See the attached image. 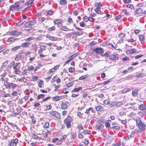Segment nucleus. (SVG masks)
Masks as SVG:
<instances>
[{
	"label": "nucleus",
	"mask_w": 146,
	"mask_h": 146,
	"mask_svg": "<svg viewBox=\"0 0 146 146\" xmlns=\"http://www.w3.org/2000/svg\"><path fill=\"white\" fill-rule=\"evenodd\" d=\"M143 56V55H138L135 56V58L136 59L138 58H139Z\"/></svg>",
	"instance_id": "55"
},
{
	"label": "nucleus",
	"mask_w": 146,
	"mask_h": 146,
	"mask_svg": "<svg viewBox=\"0 0 146 146\" xmlns=\"http://www.w3.org/2000/svg\"><path fill=\"white\" fill-rule=\"evenodd\" d=\"M49 123L47 122L45 123L44 125V128H47L49 127Z\"/></svg>",
	"instance_id": "46"
},
{
	"label": "nucleus",
	"mask_w": 146,
	"mask_h": 146,
	"mask_svg": "<svg viewBox=\"0 0 146 146\" xmlns=\"http://www.w3.org/2000/svg\"><path fill=\"white\" fill-rule=\"evenodd\" d=\"M32 137L34 139H36L38 137V136L34 134H32Z\"/></svg>",
	"instance_id": "56"
},
{
	"label": "nucleus",
	"mask_w": 146,
	"mask_h": 146,
	"mask_svg": "<svg viewBox=\"0 0 146 146\" xmlns=\"http://www.w3.org/2000/svg\"><path fill=\"white\" fill-rule=\"evenodd\" d=\"M124 144L122 142H119L116 144H113L111 146H123Z\"/></svg>",
	"instance_id": "20"
},
{
	"label": "nucleus",
	"mask_w": 146,
	"mask_h": 146,
	"mask_svg": "<svg viewBox=\"0 0 146 146\" xmlns=\"http://www.w3.org/2000/svg\"><path fill=\"white\" fill-rule=\"evenodd\" d=\"M64 97V96H58L52 97V99L53 101H57L63 99Z\"/></svg>",
	"instance_id": "7"
},
{
	"label": "nucleus",
	"mask_w": 146,
	"mask_h": 146,
	"mask_svg": "<svg viewBox=\"0 0 146 146\" xmlns=\"http://www.w3.org/2000/svg\"><path fill=\"white\" fill-rule=\"evenodd\" d=\"M58 139L57 138H55L53 139L52 140V142L53 143H55L57 141H58Z\"/></svg>",
	"instance_id": "61"
},
{
	"label": "nucleus",
	"mask_w": 146,
	"mask_h": 146,
	"mask_svg": "<svg viewBox=\"0 0 146 146\" xmlns=\"http://www.w3.org/2000/svg\"><path fill=\"white\" fill-rule=\"evenodd\" d=\"M145 74L141 73L138 74H137L136 75V77L137 78H138V77H143V76H145Z\"/></svg>",
	"instance_id": "28"
},
{
	"label": "nucleus",
	"mask_w": 146,
	"mask_h": 146,
	"mask_svg": "<svg viewBox=\"0 0 146 146\" xmlns=\"http://www.w3.org/2000/svg\"><path fill=\"white\" fill-rule=\"evenodd\" d=\"M82 89V88L81 87H79V88H75L73 90V91L74 92H78L79 90L81 89Z\"/></svg>",
	"instance_id": "47"
},
{
	"label": "nucleus",
	"mask_w": 146,
	"mask_h": 146,
	"mask_svg": "<svg viewBox=\"0 0 146 146\" xmlns=\"http://www.w3.org/2000/svg\"><path fill=\"white\" fill-rule=\"evenodd\" d=\"M125 36V34L123 33L120 34L119 36V37L120 38L119 40V42L120 43L122 42L123 40V38Z\"/></svg>",
	"instance_id": "9"
},
{
	"label": "nucleus",
	"mask_w": 146,
	"mask_h": 146,
	"mask_svg": "<svg viewBox=\"0 0 146 146\" xmlns=\"http://www.w3.org/2000/svg\"><path fill=\"white\" fill-rule=\"evenodd\" d=\"M43 83L42 80H40L38 83V85L39 87L41 88L43 86Z\"/></svg>",
	"instance_id": "37"
},
{
	"label": "nucleus",
	"mask_w": 146,
	"mask_h": 146,
	"mask_svg": "<svg viewBox=\"0 0 146 146\" xmlns=\"http://www.w3.org/2000/svg\"><path fill=\"white\" fill-rule=\"evenodd\" d=\"M44 96V95L43 94H40L38 95L37 96V99L39 100L41 98H42Z\"/></svg>",
	"instance_id": "43"
},
{
	"label": "nucleus",
	"mask_w": 146,
	"mask_h": 146,
	"mask_svg": "<svg viewBox=\"0 0 146 146\" xmlns=\"http://www.w3.org/2000/svg\"><path fill=\"white\" fill-rule=\"evenodd\" d=\"M62 20L60 19H58V20L55 19L54 21V22L55 24H58L59 23H61Z\"/></svg>",
	"instance_id": "26"
},
{
	"label": "nucleus",
	"mask_w": 146,
	"mask_h": 146,
	"mask_svg": "<svg viewBox=\"0 0 146 146\" xmlns=\"http://www.w3.org/2000/svg\"><path fill=\"white\" fill-rule=\"evenodd\" d=\"M74 84V83L73 82H69L67 84V86L68 87H70Z\"/></svg>",
	"instance_id": "64"
},
{
	"label": "nucleus",
	"mask_w": 146,
	"mask_h": 146,
	"mask_svg": "<svg viewBox=\"0 0 146 146\" xmlns=\"http://www.w3.org/2000/svg\"><path fill=\"white\" fill-rule=\"evenodd\" d=\"M145 125L144 124L143 122H142L139 125H138L139 128L141 130V131H143L145 129Z\"/></svg>",
	"instance_id": "13"
},
{
	"label": "nucleus",
	"mask_w": 146,
	"mask_h": 146,
	"mask_svg": "<svg viewBox=\"0 0 146 146\" xmlns=\"http://www.w3.org/2000/svg\"><path fill=\"white\" fill-rule=\"evenodd\" d=\"M18 39V38H15L14 37H10L7 39V41L8 42H13Z\"/></svg>",
	"instance_id": "14"
},
{
	"label": "nucleus",
	"mask_w": 146,
	"mask_h": 146,
	"mask_svg": "<svg viewBox=\"0 0 146 146\" xmlns=\"http://www.w3.org/2000/svg\"><path fill=\"white\" fill-rule=\"evenodd\" d=\"M30 23V25L31 26H32L35 25L36 23V22L35 20H33L32 21H29Z\"/></svg>",
	"instance_id": "41"
},
{
	"label": "nucleus",
	"mask_w": 146,
	"mask_h": 146,
	"mask_svg": "<svg viewBox=\"0 0 146 146\" xmlns=\"http://www.w3.org/2000/svg\"><path fill=\"white\" fill-rule=\"evenodd\" d=\"M30 45V44L29 42H25L22 44H21V46L22 47H28Z\"/></svg>",
	"instance_id": "24"
},
{
	"label": "nucleus",
	"mask_w": 146,
	"mask_h": 146,
	"mask_svg": "<svg viewBox=\"0 0 146 146\" xmlns=\"http://www.w3.org/2000/svg\"><path fill=\"white\" fill-rule=\"evenodd\" d=\"M69 71L70 72H74L75 70V68L73 67H70L69 68Z\"/></svg>",
	"instance_id": "45"
},
{
	"label": "nucleus",
	"mask_w": 146,
	"mask_h": 146,
	"mask_svg": "<svg viewBox=\"0 0 146 146\" xmlns=\"http://www.w3.org/2000/svg\"><path fill=\"white\" fill-rule=\"evenodd\" d=\"M55 29V28L54 26H53L51 28H49L48 29V30L49 31H54Z\"/></svg>",
	"instance_id": "51"
},
{
	"label": "nucleus",
	"mask_w": 146,
	"mask_h": 146,
	"mask_svg": "<svg viewBox=\"0 0 146 146\" xmlns=\"http://www.w3.org/2000/svg\"><path fill=\"white\" fill-rule=\"evenodd\" d=\"M110 102V101L109 100H106L104 101L103 102L106 105L108 104Z\"/></svg>",
	"instance_id": "59"
},
{
	"label": "nucleus",
	"mask_w": 146,
	"mask_h": 146,
	"mask_svg": "<svg viewBox=\"0 0 146 146\" xmlns=\"http://www.w3.org/2000/svg\"><path fill=\"white\" fill-rule=\"evenodd\" d=\"M145 38V36L143 35H139V39L141 42L144 41Z\"/></svg>",
	"instance_id": "17"
},
{
	"label": "nucleus",
	"mask_w": 146,
	"mask_h": 146,
	"mask_svg": "<svg viewBox=\"0 0 146 146\" xmlns=\"http://www.w3.org/2000/svg\"><path fill=\"white\" fill-rule=\"evenodd\" d=\"M20 82H25V78H18L17 79Z\"/></svg>",
	"instance_id": "48"
},
{
	"label": "nucleus",
	"mask_w": 146,
	"mask_h": 146,
	"mask_svg": "<svg viewBox=\"0 0 146 146\" xmlns=\"http://www.w3.org/2000/svg\"><path fill=\"white\" fill-rule=\"evenodd\" d=\"M18 143V140L15 138V139H12L11 142L8 144L9 146H13Z\"/></svg>",
	"instance_id": "4"
},
{
	"label": "nucleus",
	"mask_w": 146,
	"mask_h": 146,
	"mask_svg": "<svg viewBox=\"0 0 146 146\" xmlns=\"http://www.w3.org/2000/svg\"><path fill=\"white\" fill-rule=\"evenodd\" d=\"M4 84L6 88L8 89L10 88L11 86V83L6 82Z\"/></svg>",
	"instance_id": "25"
},
{
	"label": "nucleus",
	"mask_w": 146,
	"mask_h": 146,
	"mask_svg": "<svg viewBox=\"0 0 146 146\" xmlns=\"http://www.w3.org/2000/svg\"><path fill=\"white\" fill-rule=\"evenodd\" d=\"M139 108L141 110H144L146 109V106L145 104H141L139 106Z\"/></svg>",
	"instance_id": "19"
},
{
	"label": "nucleus",
	"mask_w": 146,
	"mask_h": 146,
	"mask_svg": "<svg viewBox=\"0 0 146 146\" xmlns=\"http://www.w3.org/2000/svg\"><path fill=\"white\" fill-rule=\"evenodd\" d=\"M83 20L84 21L87 22L88 20V18L87 16H85L83 17Z\"/></svg>",
	"instance_id": "53"
},
{
	"label": "nucleus",
	"mask_w": 146,
	"mask_h": 146,
	"mask_svg": "<svg viewBox=\"0 0 146 146\" xmlns=\"http://www.w3.org/2000/svg\"><path fill=\"white\" fill-rule=\"evenodd\" d=\"M132 94L133 96H137L138 95V90H133L132 91Z\"/></svg>",
	"instance_id": "18"
},
{
	"label": "nucleus",
	"mask_w": 146,
	"mask_h": 146,
	"mask_svg": "<svg viewBox=\"0 0 146 146\" xmlns=\"http://www.w3.org/2000/svg\"><path fill=\"white\" fill-rule=\"evenodd\" d=\"M95 6L96 7V9H100L102 5L100 2L97 3H95Z\"/></svg>",
	"instance_id": "21"
},
{
	"label": "nucleus",
	"mask_w": 146,
	"mask_h": 146,
	"mask_svg": "<svg viewBox=\"0 0 146 146\" xmlns=\"http://www.w3.org/2000/svg\"><path fill=\"white\" fill-rule=\"evenodd\" d=\"M142 122L141 121L140 119L138 117L137 118V119L136 120V123L138 125H139Z\"/></svg>",
	"instance_id": "32"
},
{
	"label": "nucleus",
	"mask_w": 146,
	"mask_h": 146,
	"mask_svg": "<svg viewBox=\"0 0 146 146\" xmlns=\"http://www.w3.org/2000/svg\"><path fill=\"white\" fill-rule=\"evenodd\" d=\"M132 137L131 135H128L125 137V139L126 140H128L130 138Z\"/></svg>",
	"instance_id": "58"
},
{
	"label": "nucleus",
	"mask_w": 146,
	"mask_h": 146,
	"mask_svg": "<svg viewBox=\"0 0 146 146\" xmlns=\"http://www.w3.org/2000/svg\"><path fill=\"white\" fill-rule=\"evenodd\" d=\"M87 75H85L84 76H82L80 77L79 79L80 80H82L85 79L87 77Z\"/></svg>",
	"instance_id": "42"
},
{
	"label": "nucleus",
	"mask_w": 146,
	"mask_h": 146,
	"mask_svg": "<svg viewBox=\"0 0 146 146\" xmlns=\"http://www.w3.org/2000/svg\"><path fill=\"white\" fill-rule=\"evenodd\" d=\"M96 53L101 54L103 52V49L101 48H98L96 49L95 50Z\"/></svg>",
	"instance_id": "15"
},
{
	"label": "nucleus",
	"mask_w": 146,
	"mask_h": 146,
	"mask_svg": "<svg viewBox=\"0 0 146 146\" xmlns=\"http://www.w3.org/2000/svg\"><path fill=\"white\" fill-rule=\"evenodd\" d=\"M40 49H41L42 50H45L46 49V47L43 45H42L40 46Z\"/></svg>",
	"instance_id": "60"
},
{
	"label": "nucleus",
	"mask_w": 146,
	"mask_h": 146,
	"mask_svg": "<svg viewBox=\"0 0 146 146\" xmlns=\"http://www.w3.org/2000/svg\"><path fill=\"white\" fill-rule=\"evenodd\" d=\"M123 104V103L121 102H113L111 103V105L112 106H120Z\"/></svg>",
	"instance_id": "8"
},
{
	"label": "nucleus",
	"mask_w": 146,
	"mask_h": 146,
	"mask_svg": "<svg viewBox=\"0 0 146 146\" xmlns=\"http://www.w3.org/2000/svg\"><path fill=\"white\" fill-rule=\"evenodd\" d=\"M72 121V118L70 116H68L67 118L64 120V123L66 125L68 128L71 127V124Z\"/></svg>",
	"instance_id": "2"
},
{
	"label": "nucleus",
	"mask_w": 146,
	"mask_h": 146,
	"mask_svg": "<svg viewBox=\"0 0 146 146\" xmlns=\"http://www.w3.org/2000/svg\"><path fill=\"white\" fill-rule=\"evenodd\" d=\"M127 7L130 8L131 9H133L134 8L133 6L132 5L128 4L127 5Z\"/></svg>",
	"instance_id": "52"
},
{
	"label": "nucleus",
	"mask_w": 146,
	"mask_h": 146,
	"mask_svg": "<svg viewBox=\"0 0 146 146\" xmlns=\"http://www.w3.org/2000/svg\"><path fill=\"white\" fill-rule=\"evenodd\" d=\"M100 9H95V11L98 14H102V12L100 10Z\"/></svg>",
	"instance_id": "44"
},
{
	"label": "nucleus",
	"mask_w": 146,
	"mask_h": 146,
	"mask_svg": "<svg viewBox=\"0 0 146 146\" xmlns=\"http://www.w3.org/2000/svg\"><path fill=\"white\" fill-rule=\"evenodd\" d=\"M61 107L63 109H66L67 107V105L65 103H62L60 105Z\"/></svg>",
	"instance_id": "23"
},
{
	"label": "nucleus",
	"mask_w": 146,
	"mask_h": 146,
	"mask_svg": "<svg viewBox=\"0 0 146 146\" xmlns=\"http://www.w3.org/2000/svg\"><path fill=\"white\" fill-rule=\"evenodd\" d=\"M20 46H17L16 47H14L11 49V51H14L18 49L19 48Z\"/></svg>",
	"instance_id": "33"
},
{
	"label": "nucleus",
	"mask_w": 146,
	"mask_h": 146,
	"mask_svg": "<svg viewBox=\"0 0 146 146\" xmlns=\"http://www.w3.org/2000/svg\"><path fill=\"white\" fill-rule=\"evenodd\" d=\"M34 67L33 66H29L28 67L27 70L29 71H30L34 70Z\"/></svg>",
	"instance_id": "34"
},
{
	"label": "nucleus",
	"mask_w": 146,
	"mask_h": 146,
	"mask_svg": "<svg viewBox=\"0 0 146 146\" xmlns=\"http://www.w3.org/2000/svg\"><path fill=\"white\" fill-rule=\"evenodd\" d=\"M11 87L13 88H14L17 87V85L14 84L13 83H11Z\"/></svg>",
	"instance_id": "39"
},
{
	"label": "nucleus",
	"mask_w": 146,
	"mask_h": 146,
	"mask_svg": "<svg viewBox=\"0 0 146 146\" xmlns=\"http://www.w3.org/2000/svg\"><path fill=\"white\" fill-rule=\"evenodd\" d=\"M95 108L97 111H102L103 110V107L100 106H96L95 107Z\"/></svg>",
	"instance_id": "16"
},
{
	"label": "nucleus",
	"mask_w": 146,
	"mask_h": 146,
	"mask_svg": "<svg viewBox=\"0 0 146 146\" xmlns=\"http://www.w3.org/2000/svg\"><path fill=\"white\" fill-rule=\"evenodd\" d=\"M20 63H17L13 66V68L14 70V73L16 74H19L20 72L19 70L20 69Z\"/></svg>",
	"instance_id": "1"
},
{
	"label": "nucleus",
	"mask_w": 146,
	"mask_h": 146,
	"mask_svg": "<svg viewBox=\"0 0 146 146\" xmlns=\"http://www.w3.org/2000/svg\"><path fill=\"white\" fill-rule=\"evenodd\" d=\"M19 6L18 3H15V4H14L10 6V11H14L17 9V8Z\"/></svg>",
	"instance_id": "5"
},
{
	"label": "nucleus",
	"mask_w": 146,
	"mask_h": 146,
	"mask_svg": "<svg viewBox=\"0 0 146 146\" xmlns=\"http://www.w3.org/2000/svg\"><path fill=\"white\" fill-rule=\"evenodd\" d=\"M78 54V53L74 54L73 55H72L71 56L69 57L68 59H70V60H72L74 58L76 57Z\"/></svg>",
	"instance_id": "27"
},
{
	"label": "nucleus",
	"mask_w": 146,
	"mask_h": 146,
	"mask_svg": "<svg viewBox=\"0 0 146 146\" xmlns=\"http://www.w3.org/2000/svg\"><path fill=\"white\" fill-rule=\"evenodd\" d=\"M145 113V112L144 111H139V112L138 113V114L140 116H142L144 115Z\"/></svg>",
	"instance_id": "36"
},
{
	"label": "nucleus",
	"mask_w": 146,
	"mask_h": 146,
	"mask_svg": "<svg viewBox=\"0 0 146 146\" xmlns=\"http://www.w3.org/2000/svg\"><path fill=\"white\" fill-rule=\"evenodd\" d=\"M83 133L84 134V135H86V134H90V131L88 130H84L83 132Z\"/></svg>",
	"instance_id": "30"
},
{
	"label": "nucleus",
	"mask_w": 146,
	"mask_h": 146,
	"mask_svg": "<svg viewBox=\"0 0 146 146\" xmlns=\"http://www.w3.org/2000/svg\"><path fill=\"white\" fill-rule=\"evenodd\" d=\"M30 25V23L29 21H28L25 24V26L26 27H29Z\"/></svg>",
	"instance_id": "54"
},
{
	"label": "nucleus",
	"mask_w": 146,
	"mask_h": 146,
	"mask_svg": "<svg viewBox=\"0 0 146 146\" xmlns=\"http://www.w3.org/2000/svg\"><path fill=\"white\" fill-rule=\"evenodd\" d=\"M110 58L113 60H117L118 59V55L112 54L110 56Z\"/></svg>",
	"instance_id": "11"
},
{
	"label": "nucleus",
	"mask_w": 146,
	"mask_h": 146,
	"mask_svg": "<svg viewBox=\"0 0 146 146\" xmlns=\"http://www.w3.org/2000/svg\"><path fill=\"white\" fill-rule=\"evenodd\" d=\"M142 9L140 8H138L136 11V13L137 14H138L141 13L142 11Z\"/></svg>",
	"instance_id": "31"
},
{
	"label": "nucleus",
	"mask_w": 146,
	"mask_h": 146,
	"mask_svg": "<svg viewBox=\"0 0 146 146\" xmlns=\"http://www.w3.org/2000/svg\"><path fill=\"white\" fill-rule=\"evenodd\" d=\"M49 113L50 115L53 116L56 118L60 119L61 118L60 114L56 111H51L49 112Z\"/></svg>",
	"instance_id": "3"
},
{
	"label": "nucleus",
	"mask_w": 146,
	"mask_h": 146,
	"mask_svg": "<svg viewBox=\"0 0 146 146\" xmlns=\"http://www.w3.org/2000/svg\"><path fill=\"white\" fill-rule=\"evenodd\" d=\"M33 2V0H30L27 2H26L25 3V5H29L30 4L32 3Z\"/></svg>",
	"instance_id": "40"
},
{
	"label": "nucleus",
	"mask_w": 146,
	"mask_h": 146,
	"mask_svg": "<svg viewBox=\"0 0 146 146\" xmlns=\"http://www.w3.org/2000/svg\"><path fill=\"white\" fill-rule=\"evenodd\" d=\"M119 120L120 121L121 123L123 124H125L127 123V122L126 120H121L120 119H119Z\"/></svg>",
	"instance_id": "49"
},
{
	"label": "nucleus",
	"mask_w": 146,
	"mask_h": 146,
	"mask_svg": "<svg viewBox=\"0 0 146 146\" xmlns=\"http://www.w3.org/2000/svg\"><path fill=\"white\" fill-rule=\"evenodd\" d=\"M135 52V49L134 48H133L131 50H127L126 53L127 54H133Z\"/></svg>",
	"instance_id": "10"
},
{
	"label": "nucleus",
	"mask_w": 146,
	"mask_h": 146,
	"mask_svg": "<svg viewBox=\"0 0 146 146\" xmlns=\"http://www.w3.org/2000/svg\"><path fill=\"white\" fill-rule=\"evenodd\" d=\"M57 38L56 37H54L52 36H50L49 37V39L52 41H56L57 40Z\"/></svg>",
	"instance_id": "29"
},
{
	"label": "nucleus",
	"mask_w": 146,
	"mask_h": 146,
	"mask_svg": "<svg viewBox=\"0 0 146 146\" xmlns=\"http://www.w3.org/2000/svg\"><path fill=\"white\" fill-rule=\"evenodd\" d=\"M6 49V47L4 46H1L0 47V52L3 51V50H5Z\"/></svg>",
	"instance_id": "62"
},
{
	"label": "nucleus",
	"mask_w": 146,
	"mask_h": 146,
	"mask_svg": "<svg viewBox=\"0 0 146 146\" xmlns=\"http://www.w3.org/2000/svg\"><path fill=\"white\" fill-rule=\"evenodd\" d=\"M61 30L66 31L70 30V29H68L65 26H62L61 27Z\"/></svg>",
	"instance_id": "22"
},
{
	"label": "nucleus",
	"mask_w": 146,
	"mask_h": 146,
	"mask_svg": "<svg viewBox=\"0 0 146 146\" xmlns=\"http://www.w3.org/2000/svg\"><path fill=\"white\" fill-rule=\"evenodd\" d=\"M103 127V126L102 125H97L96 126V128L97 129H101Z\"/></svg>",
	"instance_id": "38"
},
{
	"label": "nucleus",
	"mask_w": 146,
	"mask_h": 146,
	"mask_svg": "<svg viewBox=\"0 0 146 146\" xmlns=\"http://www.w3.org/2000/svg\"><path fill=\"white\" fill-rule=\"evenodd\" d=\"M22 33L17 31H12L10 32V34L15 36H18L22 34Z\"/></svg>",
	"instance_id": "6"
},
{
	"label": "nucleus",
	"mask_w": 146,
	"mask_h": 146,
	"mask_svg": "<svg viewBox=\"0 0 146 146\" xmlns=\"http://www.w3.org/2000/svg\"><path fill=\"white\" fill-rule=\"evenodd\" d=\"M60 3L61 5H65L66 4V0H60Z\"/></svg>",
	"instance_id": "35"
},
{
	"label": "nucleus",
	"mask_w": 146,
	"mask_h": 146,
	"mask_svg": "<svg viewBox=\"0 0 146 146\" xmlns=\"http://www.w3.org/2000/svg\"><path fill=\"white\" fill-rule=\"evenodd\" d=\"M62 142V140L61 139H60V140H58V141H57L56 142V144L57 145H59L61 144Z\"/></svg>",
	"instance_id": "50"
},
{
	"label": "nucleus",
	"mask_w": 146,
	"mask_h": 146,
	"mask_svg": "<svg viewBox=\"0 0 146 146\" xmlns=\"http://www.w3.org/2000/svg\"><path fill=\"white\" fill-rule=\"evenodd\" d=\"M134 31L135 33L137 35V34H138V33H140V31L139 30L136 29V30H135Z\"/></svg>",
	"instance_id": "63"
},
{
	"label": "nucleus",
	"mask_w": 146,
	"mask_h": 146,
	"mask_svg": "<svg viewBox=\"0 0 146 146\" xmlns=\"http://www.w3.org/2000/svg\"><path fill=\"white\" fill-rule=\"evenodd\" d=\"M110 82V80H108L107 81H106L104 82L103 83V84H104V85H105L106 84H108Z\"/></svg>",
	"instance_id": "57"
},
{
	"label": "nucleus",
	"mask_w": 146,
	"mask_h": 146,
	"mask_svg": "<svg viewBox=\"0 0 146 146\" xmlns=\"http://www.w3.org/2000/svg\"><path fill=\"white\" fill-rule=\"evenodd\" d=\"M132 89L131 88H126L122 90L121 91V93L123 94L125 93L131 91Z\"/></svg>",
	"instance_id": "12"
}]
</instances>
